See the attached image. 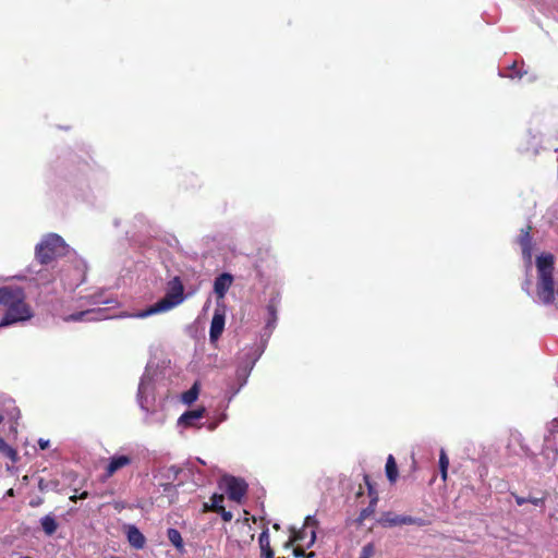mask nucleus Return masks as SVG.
Wrapping results in <instances>:
<instances>
[{
  "mask_svg": "<svg viewBox=\"0 0 558 558\" xmlns=\"http://www.w3.org/2000/svg\"><path fill=\"white\" fill-rule=\"evenodd\" d=\"M170 374V366L166 361L150 360L141 377L137 390V402L141 409L146 413L145 421L148 424H162L165 416L151 410L155 403L156 388L165 384Z\"/></svg>",
  "mask_w": 558,
  "mask_h": 558,
  "instance_id": "nucleus-1",
  "label": "nucleus"
},
{
  "mask_svg": "<svg viewBox=\"0 0 558 558\" xmlns=\"http://www.w3.org/2000/svg\"><path fill=\"white\" fill-rule=\"evenodd\" d=\"M536 286L531 291V281L526 280L522 289L531 296L534 303L544 306L558 305V281L554 277L555 257L550 253H542L536 257Z\"/></svg>",
  "mask_w": 558,
  "mask_h": 558,
  "instance_id": "nucleus-2",
  "label": "nucleus"
},
{
  "mask_svg": "<svg viewBox=\"0 0 558 558\" xmlns=\"http://www.w3.org/2000/svg\"><path fill=\"white\" fill-rule=\"evenodd\" d=\"M0 305L5 307V313L0 320L1 328L25 322L33 316L29 306L25 303V292L21 288H0Z\"/></svg>",
  "mask_w": 558,
  "mask_h": 558,
  "instance_id": "nucleus-3",
  "label": "nucleus"
},
{
  "mask_svg": "<svg viewBox=\"0 0 558 558\" xmlns=\"http://www.w3.org/2000/svg\"><path fill=\"white\" fill-rule=\"evenodd\" d=\"M185 300L184 287L179 276L167 282L166 294L162 299L148 306L146 310L136 313L137 318H145L155 314L165 313L180 305Z\"/></svg>",
  "mask_w": 558,
  "mask_h": 558,
  "instance_id": "nucleus-4",
  "label": "nucleus"
},
{
  "mask_svg": "<svg viewBox=\"0 0 558 558\" xmlns=\"http://www.w3.org/2000/svg\"><path fill=\"white\" fill-rule=\"evenodd\" d=\"M70 247L57 233L46 234L35 247L36 259L47 265L58 256L66 255Z\"/></svg>",
  "mask_w": 558,
  "mask_h": 558,
  "instance_id": "nucleus-5",
  "label": "nucleus"
},
{
  "mask_svg": "<svg viewBox=\"0 0 558 558\" xmlns=\"http://www.w3.org/2000/svg\"><path fill=\"white\" fill-rule=\"evenodd\" d=\"M193 473L190 469L180 468L177 465L163 466L158 471V486L160 488H180L187 484L192 478Z\"/></svg>",
  "mask_w": 558,
  "mask_h": 558,
  "instance_id": "nucleus-6",
  "label": "nucleus"
},
{
  "mask_svg": "<svg viewBox=\"0 0 558 558\" xmlns=\"http://www.w3.org/2000/svg\"><path fill=\"white\" fill-rule=\"evenodd\" d=\"M262 354L263 350L255 348H251L250 351L244 354V357L241 360L236 368V379L239 380L240 386L234 390L232 396L236 395L240 389L246 385L247 378Z\"/></svg>",
  "mask_w": 558,
  "mask_h": 558,
  "instance_id": "nucleus-7",
  "label": "nucleus"
},
{
  "mask_svg": "<svg viewBox=\"0 0 558 558\" xmlns=\"http://www.w3.org/2000/svg\"><path fill=\"white\" fill-rule=\"evenodd\" d=\"M133 457L130 454L116 453L110 457L104 468L102 473L99 475V480L105 483L108 478L114 474L121 472L123 469L129 468L133 463Z\"/></svg>",
  "mask_w": 558,
  "mask_h": 558,
  "instance_id": "nucleus-8",
  "label": "nucleus"
},
{
  "mask_svg": "<svg viewBox=\"0 0 558 558\" xmlns=\"http://www.w3.org/2000/svg\"><path fill=\"white\" fill-rule=\"evenodd\" d=\"M205 414V408H198L194 410L185 411L179 418H178V427L189 428V427H195L201 428L203 424L201 423V420L204 417Z\"/></svg>",
  "mask_w": 558,
  "mask_h": 558,
  "instance_id": "nucleus-9",
  "label": "nucleus"
},
{
  "mask_svg": "<svg viewBox=\"0 0 558 558\" xmlns=\"http://www.w3.org/2000/svg\"><path fill=\"white\" fill-rule=\"evenodd\" d=\"M379 523L385 527H392L397 525L417 524L420 523V520L410 515H400L392 512H386L379 519Z\"/></svg>",
  "mask_w": 558,
  "mask_h": 558,
  "instance_id": "nucleus-10",
  "label": "nucleus"
},
{
  "mask_svg": "<svg viewBox=\"0 0 558 558\" xmlns=\"http://www.w3.org/2000/svg\"><path fill=\"white\" fill-rule=\"evenodd\" d=\"M226 316L225 313L220 310H215L210 328H209V340L210 342H216L225 329Z\"/></svg>",
  "mask_w": 558,
  "mask_h": 558,
  "instance_id": "nucleus-11",
  "label": "nucleus"
},
{
  "mask_svg": "<svg viewBox=\"0 0 558 558\" xmlns=\"http://www.w3.org/2000/svg\"><path fill=\"white\" fill-rule=\"evenodd\" d=\"M223 498V495L214 494L210 502L204 504V510L218 512L221 514L223 521L229 522L232 520L233 515L231 511H227L222 506Z\"/></svg>",
  "mask_w": 558,
  "mask_h": 558,
  "instance_id": "nucleus-12",
  "label": "nucleus"
},
{
  "mask_svg": "<svg viewBox=\"0 0 558 558\" xmlns=\"http://www.w3.org/2000/svg\"><path fill=\"white\" fill-rule=\"evenodd\" d=\"M233 282V277L229 272H222L215 278L214 292L218 299H223Z\"/></svg>",
  "mask_w": 558,
  "mask_h": 558,
  "instance_id": "nucleus-13",
  "label": "nucleus"
},
{
  "mask_svg": "<svg viewBox=\"0 0 558 558\" xmlns=\"http://www.w3.org/2000/svg\"><path fill=\"white\" fill-rule=\"evenodd\" d=\"M219 478L217 482L218 488H248V484L241 477H235L228 474H221L218 471Z\"/></svg>",
  "mask_w": 558,
  "mask_h": 558,
  "instance_id": "nucleus-14",
  "label": "nucleus"
},
{
  "mask_svg": "<svg viewBox=\"0 0 558 558\" xmlns=\"http://www.w3.org/2000/svg\"><path fill=\"white\" fill-rule=\"evenodd\" d=\"M519 242L522 248V257L529 270L532 266V239L529 231H522Z\"/></svg>",
  "mask_w": 558,
  "mask_h": 558,
  "instance_id": "nucleus-15",
  "label": "nucleus"
},
{
  "mask_svg": "<svg viewBox=\"0 0 558 558\" xmlns=\"http://www.w3.org/2000/svg\"><path fill=\"white\" fill-rule=\"evenodd\" d=\"M541 458L547 463V472L554 476H558V452L555 449L546 448L543 450Z\"/></svg>",
  "mask_w": 558,
  "mask_h": 558,
  "instance_id": "nucleus-16",
  "label": "nucleus"
},
{
  "mask_svg": "<svg viewBox=\"0 0 558 558\" xmlns=\"http://www.w3.org/2000/svg\"><path fill=\"white\" fill-rule=\"evenodd\" d=\"M100 318H101V316H100L99 312H95L94 310H86V311H81V312H76V313L66 315L63 317V320L64 322H83V320L92 322V320H98Z\"/></svg>",
  "mask_w": 558,
  "mask_h": 558,
  "instance_id": "nucleus-17",
  "label": "nucleus"
},
{
  "mask_svg": "<svg viewBox=\"0 0 558 558\" xmlns=\"http://www.w3.org/2000/svg\"><path fill=\"white\" fill-rule=\"evenodd\" d=\"M126 534H128L129 543L134 548L141 549V548L144 547V545H145V537H144V535L141 533V531L136 526L129 525Z\"/></svg>",
  "mask_w": 558,
  "mask_h": 558,
  "instance_id": "nucleus-18",
  "label": "nucleus"
},
{
  "mask_svg": "<svg viewBox=\"0 0 558 558\" xmlns=\"http://www.w3.org/2000/svg\"><path fill=\"white\" fill-rule=\"evenodd\" d=\"M107 290H100L98 292H95L94 294H90L89 302L94 305H110V304H117V301L112 298V295H107Z\"/></svg>",
  "mask_w": 558,
  "mask_h": 558,
  "instance_id": "nucleus-19",
  "label": "nucleus"
},
{
  "mask_svg": "<svg viewBox=\"0 0 558 558\" xmlns=\"http://www.w3.org/2000/svg\"><path fill=\"white\" fill-rule=\"evenodd\" d=\"M386 476L390 485H395L398 480V465L392 454H389L385 466Z\"/></svg>",
  "mask_w": 558,
  "mask_h": 558,
  "instance_id": "nucleus-20",
  "label": "nucleus"
},
{
  "mask_svg": "<svg viewBox=\"0 0 558 558\" xmlns=\"http://www.w3.org/2000/svg\"><path fill=\"white\" fill-rule=\"evenodd\" d=\"M316 523L317 522L314 519V517L307 515L306 519H305V523H304V529L303 530L296 531V530L293 529V535L290 538V543H294V542H299V541L304 539L305 534H306V527H313V526L316 525Z\"/></svg>",
  "mask_w": 558,
  "mask_h": 558,
  "instance_id": "nucleus-21",
  "label": "nucleus"
},
{
  "mask_svg": "<svg viewBox=\"0 0 558 558\" xmlns=\"http://www.w3.org/2000/svg\"><path fill=\"white\" fill-rule=\"evenodd\" d=\"M267 312L269 317L266 323V329L271 332L277 323V301L275 298H272L267 305Z\"/></svg>",
  "mask_w": 558,
  "mask_h": 558,
  "instance_id": "nucleus-22",
  "label": "nucleus"
},
{
  "mask_svg": "<svg viewBox=\"0 0 558 558\" xmlns=\"http://www.w3.org/2000/svg\"><path fill=\"white\" fill-rule=\"evenodd\" d=\"M0 453L10 459L13 463L17 462L19 454L14 448L7 444V441L0 437Z\"/></svg>",
  "mask_w": 558,
  "mask_h": 558,
  "instance_id": "nucleus-23",
  "label": "nucleus"
},
{
  "mask_svg": "<svg viewBox=\"0 0 558 558\" xmlns=\"http://www.w3.org/2000/svg\"><path fill=\"white\" fill-rule=\"evenodd\" d=\"M40 523L47 535H52L58 529V523L52 515H45L41 518Z\"/></svg>",
  "mask_w": 558,
  "mask_h": 558,
  "instance_id": "nucleus-24",
  "label": "nucleus"
},
{
  "mask_svg": "<svg viewBox=\"0 0 558 558\" xmlns=\"http://www.w3.org/2000/svg\"><path fill=\"white\" fill-rule=\"evenodd\" d=\"M198 393H199L198 384L195 383L187 391L182 393L181 400L183 403L190 405L197 400Z\"/></svg>",
  "mask_w": 558,
  "mask_h": 558,
  "instance_id": "nucleus-25",
  "label": "nucleus"
},
{
  "mask_svg": "<svg viewBox=\"0 0 558 558\" xmlns=\"http://www.w3.org/2000/svg\"><path fill=\"white\" fill-rule=\"evenodd\" d=\"M513 497L519 506H523L525 504H532L533 506L537 507V506L542 505L543 499H544L543 497H531L530 495L523 496V495H518V494H513Z\"/></svg>",
  "mask_w": 558,
  "mask_h": 558,
  "instance_id": "nucleus-26",
  "label": "nucleus"
},
{
  "mask_svg": "<svg viewBox=\"0 0 558 558\" xmlns=\"http://www.w3.org/2000/svg\"><path fill=\"white\" fill-rule=\"evenodd\" d=\"M368 497L371 498L369 506L367 508L363 509L361 512V517L363 519H366L368 515H371L374 512L377 500H378L377 490L369 489Z\"/></svg>",
  "mask_w": 558,
  "mask_h": 558,
  "instance_id": "nucleus-27",
  "label": "nucleus"
},
{
  "mask_svg": "<svg viewBox=\"0 0 558 558\" xmlns=\"http://www.w3.org/2000/svg\"><path fill=\"white\" fill-rule=\"evenodd\" d=\"M169 542L178 549L183 548V539L180 532L175 529H169L167 532Z\"/></svg>",
  "mask_w": 558,
  "mask_h": 558,
  "instance_id": "nucleus-28",
  "label": "nucleus"
},
{
  "mask_svg": "<svg viewBox=\"0 0 558 558\" xmlns=\"http://www.w3.org/2000/svg\"><path fill=\"white\" fill-rule=\"evenodd\" d=\"M449 468V458L444 449L439 452V471L441 473L442 480L447 478V471Z\"/></svg>",
  "mask_w": 558,
  "mask_h": 558,
  "instance_id": "nucleus-29",
  "label": "nucleus"
},
{
  "mask_svg": "<svg viewBox=\"0 0 558 558\" xmlns=\"http://www.w3.org/2000/svg\"><path fill=\"white\" fill-rule=\"evenodd\" d=\"M522 66L519 68V64L514 62L510 69L507 70V72L501 73L502 76H508L511 78H522L523 77Z\"/></svg>",
  "mask_w": 558,
  "mask_h": 558,
  "instance_id": "nucleus-30",
  "label": "nucleus"
},
{
  "mask_svg": "<svg viewBox=\"0 0 558 558\" xmlns=\"http://www.w3.org/2000/svg\"><path fill=\"white\" fill-rule=\"evenodd\" d=\"M258 543L262 550H266L270 548V539H269V533L268 530H265L260 533L258 537Z\"/></svg>",
  "mask_w": 558,
  "mask_h": 558,
  "instance_id": "nucleus-31",
  "label": "nucleus"
},
{
  "mask_svg": "<svg viewBox=\"0 0 558 558\" xmlns=\"http://www.w3.org/2000/svg\"><path fill=\"white\" fill-rule=\"evenodd\" d=\"M374 553H375V546L372 543H368L363 546L359 558H372Z\"/></svg>",
  "mask_w": 558,
  "mask_h": 558,
  "instance_id": "nucleus-32",
  "label": "nucleus"
},
{
  "mask_svg": "<svg viewBox=\"0 0 558 558\" xmlns=\"http://www.w3.org/2000/svg\"><path fill=\"white\" fill-rule=\"evenodd\" d=\"M228 492H229V495H228L229 499L234 502L240 504L242 501V499L244 498L246 490H228Z\"/></svg>",
  "mask_w": 558,
  "mask_h": 558,
  "instance_id": "nucleus-33",
  "label": "nucleus"
},
{
  "mask_svg": "<svg viewBox=\"0 0 558 558\" xmlns=\"http://www.w3.org/2000/svg\"><path fill=\"white\" fill-rule=\"evenodd\" d=\"M547 430L549 435H554L558 432V418H554L551 422L547 425Z\"/></svg>",
  "mask_w": 558,
  "mask_h": 558,
  "instance_id": "nucleus-34",
  "label": "nucleus"
},
{
  "mask_svg": "<svg viewBox=\"0 0 558 558\" xmlns=\"http://www.w3.org/2000/svg\"><path fill=\"white\" fill-rule=\"evenodd\" d=\"M50 441L48 439L39 438L38 439V446L41 450H45L49 447Z\"/></svg>",
  "mask_w": 558,
  "mask_h": 558,
  "instance_id": "nucleus-35",
  "label": "nucleus"
},
{
  "mask_svg": "<svg viewBox=\"0 0 558 558\" xmlns=\"http://www.w3.org/2000/svg\"><path fill=\"white\" fill-rule=\"evenodd\" d=\"M293 554L295 557L304 556V550L302 548H294Z\"/></svg>",
  "mask_w": 558,
  "mask_h": 558,
  "instance_id": "nucleus-36",
  "label": "nucleus"
},
{
  "mask_svg": "<svg viewBox=\"0 0 558 558\" xmlns=\"http://www.w3.org/2000/svg\"><path fill=\"white\" fill-rule=\"evenodd\" d=\"M262 551L265 555V558H272L274 557V551L271 550V548L266 549V550H262Z\"/></svg>",
  "mask_w": 558,
  "mask_h": 558,
  "instance_id": "nucleus-37",
  "label": "nucleus"
},
{
  "mask_svg": "<svg viewBox=\"0 0 558 558\" xmlns=\"http://www.w3.org/2000/svg\"><path fill=\"white\" fill-rule=\"evenodd\" d=\"M315 537H316L315 531L312 530L311 531V539H310L308 546L312 545L315 542Z\"/></svg>",
  "mask_w": 558,
  "mask_h": 558,
  "instance_id": "nucleus-38",
  "label": "nucleus"
},
{
  "mask_svg": "<svg viewBox=\"0 0 558 558\" xmlns=\"http://www.w3.org/2000/svg\"><path fill=\"white\" fill-rule=\"evenodd\" d=\"M217 425H218V423H210V424L207 426V428H208L209 430H215V429H216V427H217Z\"/></svg>",
  "mask_w": 558,
  "mask_h": 558,
  "instance_id": "nucleus-39",
  "label": "nucleus"
},
{
  "mask_svg": "<svg viewBox=\"0 0 558 558\" xmlns=\"http://www.w3.org/2000/svg\"><path fill=\"white\" fill-rule=\"evenodd\" d=\"M87 497V492L84 490L78 498L84 499Z\"/></svg>",
  "mask_w": 558,
  "mask_h": 558,
  "instance_id": "nucleus-40",
  "label": "nucleus"
},
{
  "mask_svg": "<svg viewBox=\"0 0 558 558\" xmlns=\"http://www.w3.org/2000/svg\"><path fill=\"white\" fill-rule=\"evenodd\" d=\"M365 482H366L367 488H368V489H372L373 487H372V485L369 484L367 476H365Z\"/></svg>",
  "mask_w": 558,
  "mask_h": 558,
  "instance_id": "nucleus-41",
  "label": "nucleus"
},
{
  "mask_svg": "<svg viewBox=\"0 0 558 558\" xmlns=\"http://www.w3.org/2000/svg\"><path fill=\"white\" fill-rule=\"evenodd\" d=\"M9 495H10V496H13V489H10V490H9Z\"/></svg>",
  "mask_w": 558,
  "mask_h": 558,
  "instance_id": "nucleus-42",
  "label": "nucleus"
},
{
  "mask_svg": "<svg viewBox=\"0 0 558 558\" xmlns=\"http://www.w3.org/2000/svg\"><path fill=\"white\" fill-rule=\"evenodd\" d=\"M362 496H363V493H362V492H360V493L357 494V497L360 498V497H362Z\"/></svg>",
  "mask_w": 558,
  "mask_h": 558,
  "instance_id": "nucleus-43",
  "label": "nucleus"
},
{
  "mask_svg": "<svg viewBox=\"0 0 558 558\" xmlns=\"http://www.w3.org/2000/svg\"><path fill=\"white\" fill-rule=\"evenodd\" d=\"M35 505H37V501L31 502V506H35Z\"/></svg>",
  "mask_w": 558,
  "mask_h": 558,
  "instance_id": "nucleus-44",
  "label": "nucleus"
},
{
  "mask_svg": "<svg viewBox=\"0 0 558 558\" xmlns=\"http://www.w3.org/2000/svg\"><path fill=\"white\" fill-rule=\"evenodd\" d=\"M35 505H37V501L31 502V506H35Z\"/></svg>",
  "mask_w": 558,
  "mask_h": 558,
  "instance_id": "nucleus-45",
  "label": "nucleus"
},
{
  "mask_svg": "<svg viewBox=\"0 0 558 558\" xmlns=\"http://www.w3.org/2000/svg\"><path fill=\"white\" fill-rule=\"evenodd\" d=\"M3 421V416L0 414V423Z\"/></svg>",
  "mask_w": 558,
  "mask_h": 558,
  "instance_id": "nucleus-46",
  "label": "nucleus"
},
{
  "mask_svg": "<svg viewBox=\"0 0 558 558\" xmlns=\"http://www.w3.org/2000/svg\"><path fill=\"white\" fill-rule=\"evenodd\" d=\"M22 558H32V557L25 556V557H22Z\"/></svg>",
  "mask_w": 558,
  "mask_h": 558,
  "instance_id": "nucleus-47",
  "label": "nucleus"
},
{
  "mask_svg": "<svg viewBox=\"0 0 558 558\" xmlns=\"http://www.w3.org/2000/svg\"><path fill=\"white\" fill-rule=\"evenodd\" d=\"M111 558H119V557H111Z\"/></svg>",
  "mask_w": 558,
  "mask_h": 558,
  "instance_id": "nucleus-48",
  "label": "nucleus"
}]
</instances>
